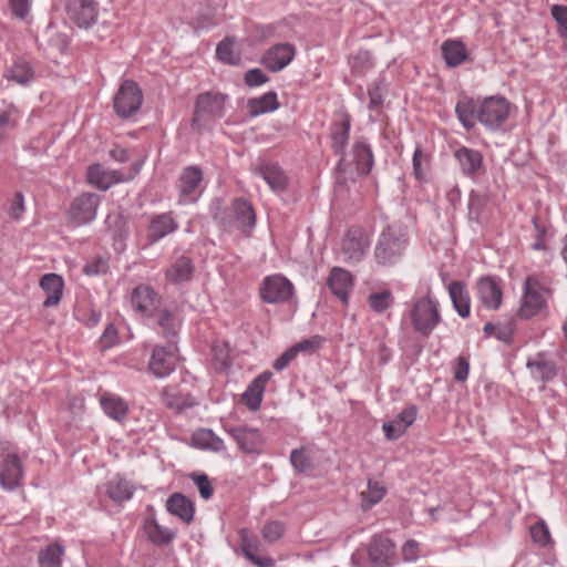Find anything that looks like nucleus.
Wrapping results in <instances>:
<instances>
[{"mask_svg":"<svg viewBox=\"0 0 567 567\" xmlns=\"http://www.w3.org/2000/svg\"><path fill=\"white\" fill-rule=\"evenodd\" d=\"M409 246L408 233L399 225L384 228L374 247V261L380 267L396 266L403 259Z\"/></svg>","mask_w":567,"mask_h":567,"instance_id":"1","label":"nucleus"},{"mask_svg":"<svg viewBox=\"0 0 567 567\" xmlns=\"http://www.w3.org/2000/svg\"><path fill=\"white\" fill-rule=\"evenodd\" d=\"M551 290L536 275L527 276L523 285V295L518 308L520 319L538 316L547 307Z\"/></svg>","mask_w":567,"mask_h":567,"instance_id":"2","label":"nucleus"},{"mask_svg":"<svg viewBox=\"0 0 567 567\" xmlns=\"http://www.w3.org/2000/svg\"><path fill=\"white\" fill-rule=\"evenodd\" d=\"M228 96L219 92H205L197 96L193 126L198 131L210 130L217 120L225 115Z\"/></svg>","mask_w":567,"mask_h":567,"instance_id":"3","label":"nucleus"},{"mask_svg":"<svg viewBox=\"0 0 567 567\" xmlns=\"http://www.w3.org/2000/svg\"><path fill=\"white\" fill-rule=\"evenodd\" d=\"M410 319L413 329L421 336L427 338L441 322L439 302L424 296L417 299L410 311Z\"/></svg>","mask_w":567,"mask_h":567,"instance_id":"4","label":"nucleus"},{"mask_svg":"<svg viewBox=\"0 0 567 567\" xmlns=\"http://www.w3.org/2000/svg\"><path fill=\"white\" fill-rule=\"evenodd\" d=\"M351 125V116L346 110H340L334 113L333 120L330 124L329 134L331 140V150L339 156L337 169H346L349 164L346 146L350 138Z\"/></svg>","mask_w":567,"mask_h":567,"instance_id":"5","label":"nucleus"},{"mask_svg":"<svg viewBox=\"0 0 567 567\" xmlns=\"http://www.w3.org/2000/svg\"><path fill=\"white\" fill-rule=\"evenodd\" d=\"M511 105L503 96L486 97L477 111V122L488 130L498 128L509 116Z\"/></svg>","mask_w":567,"mask_h":567,"instance_id":"6","label":"nucleus"},{"mask_svg":"<svg viewBox=\"0 0 567 567\" xmlns=\"http://www.w3.org/2000/svg\"><path fill=\"white\" fill-rule=\"evenodd\" d=\"M293 292L292 282L280 274L265 277L259 286L260 299L269 305L287 302Z\"/></svg>","mask_w":567,"mask_h":567,"instance_id":"7","label":"nucleus"},{"mask_svg":"<svg viewBox=\"0 0 567 567\" xmlns=\"http://www.w3.org/2000/svg\"><path fill=\"white\" fill-rule=\"evenodd\" d=\"M143 93L136 82L124 81L114 96L113 105L115 113L122 118L134 115L142 106Z\"/></svg>","mask_w":567,"mask_h":567,"instance_id":"8","label":"nucleus"},{"mask_svg":"<svg viewBox=\"0 0 567 567\" xmlns=\"http://www.w3.org/2000/svg\"><path fill=\"white\" fill-rule=\"evenodd\" d=\"M348 154V166L346 169H337L340 174L348 173L352 167L360 176H367L373 168L374 155L372 147L364 136L353 140Z\"/></svg>","mask_w":567,"mask_h":567,"instance_id":"9","label":"nucleus"},{"mask_svg":"<svg viewBox=\"0 0 567 567\" xmlns=\"http://www.w3.org/2000/svg\"><path fill=\"white\" fill-rule=\"evenodd\" d=\"M370 246V237L367 231L358 226L349 228L342 239L341 252L347 264L360 262Z\"/></svg>","mask_w":567,"mask_h":567,"instance_id":"10","label":"nucleus"},{"mask_svg":"<svg viewBox=\"0 0 567 567\" xmlns=\"http://www.w3.org/2000/svg\"><path fill=\"white\" fill-rule=\"evenodd\" d=\"M100 205V196L94 193H83L75 197L66 213L68 219L74 226H83L93 221Z\"/></svg>","mask_w":567,"mask_h":567,"instance_id":"11","label":"nucleus"},{"mask_svg":"<svg viewBox=\"0 0 567 567\" xmlns=\"http://www.w3.org/2000/svg\"><path fill=\"white\" fill-rule=\"evenodd\" d=\"M370 565L373 567H393L398 563L395 544L386 536L375 535L368 547Z\"/></svg>","mask_w":567,"mask_h":567,"instance_id":"12","label":"nucleus"},{"mask_svg":"<svg viewBox=\"0 0 567 567\" xmlns=\"http://www.w3.org/2000/svg\"><path fill=\"white\" fill-rule=\"evenodd\" d=\"M226 433L237 443L238 449L247 454H260L265 437L258 429L249 426H224Z\"/></svg>","mask_w":567,"mask_h":567,"instance_id":"13","label":"nucleus"},{"mask_svg":"<svg viewBox=\"0 0 567 567\" xmlns=\"http://www.w3.org/2000/svg\"><path fill=\"white\" fill-rule=\"evenodd\" d=\"M65 11L70 21L89 29L97 21L99 3L96 0H66Z\"/></svg>","mask_w":567,"mask_h":567,"instance_id":"14","label":"nucleus"},{"mask_svg":"<svg viewBox=\"0 0 567 567\" xmlns=\"http://www.w3.org/2000/svg\"><path fill=\"white\" fill-rule=\"evenodd\" d=\"M176 360L177 355L174 344L166 347L156 346L152 351L148 370L156 378H166L175 370Z\"/></svg>","mask_w":567,"mask_h":567,"instance_id":"15","label":"nucleus"},{"mask_svg":"<svg viewBox=\"0 0 567 567\" xmlns=\"http://www.w3.org/2000/svg\"><path fill=\"white\" fill-rule=\"evenodd\" d=\"M132 308L145 317H153L162 305V297L148 285H138L131 293Z\"/></svg>","mask_w":567,"mask_h":567,"instance_id":"16","label":"nucleus"},{"mask_svg":"<svg viewBox=\"0 0 567 567\" xmlns=\"http://www.w3.org/2000/svg\"><path fill=\"white\" fill-rule=\"evenodd\" d=\"M203 181V171L196 165L185 167L178 178L181 204H194L198 199L197 189Z\"/></svg>","mask_w":567,"mask_h":567,"instance_id":"17","label":"nucleus"},{"mask_svg":"<svg viewBox=\"0 0 567 567\" xmlns=\"http://www.w3.org/2000/svg\"><path fill=\"white\" fill-rule=\"evenodd\" d=\"M143 533L148 542L156 547L172 544L177 537L178 530L161 525L155 514L146 517L142 525Z\"/></svg>","mask_w":567,"mask_h":567,"instance_id":"18","label":"nucleus"},{"mask_svg":"<svg viewBox=\"0 0 567 567\" xmlns=\"http://www.w3.org/2000/svg\"><path fill=\"white\" fill-rule=\"evenodd\" d=\"M252 172L262 178L276 194H282L288 187V176L277 163L262 162L254 167Z\"/></svg>","mask_w":567,"mask_h":567,"instance_id":"19","label":"nucleus"},{"mask_svg":"<svg viewBox=\"0 0 567 567\" xmlns=\"http://www.w3.org/2000/svg\"><path fill=\"white\" fill-rule=\"evenodd\" d=\"M132 178L133 176H124L121 171L106 169L101 164H93L87 168V182L100 190H107L113 185Z\"/></svg>","mask_w":567,"mask_h":567,"instance_id":"20","label":"nucleus"},{"mask_svg":"<svg viewBox=\"0 0 567 567\" xmlns=\"http://www.w3.org/2000/svg\"><path fill=\"white\" fill-rule=\"evenodd\" d=\"M296 49L290 43H280L266 51L261 63L272 72H278L286 68L295 58Z\"/></svg>","mask_w":567,"mask_h":567,"instance_id":"21","label":"nucleus"},{"mask_svg":"<svg viewBox=\"0 0 567 567\" xmlns=\"http://www.w3.org/2000/svg\"><path fill=\"white\" fill-rule=\"evenodd\" d=\"M327 285L333 296L339 298L344 305L354 286V279L350 271L341 267H333L327 279Z\"/></svg>","mask_w":567,"mask_h":567,"instance_id":"22","label":"nucleus"},{"mask_svg":"<svg viewBox=\"0 0 567 567\" xmlns=\"http://www.w3.org/2000/svg\"><path fill=\"white\" fill-rule=\"evenodd\" d=\"M480 301L489 310H497L502 305L501 284L492 277H482L476 284Z\"/></svg>","mask_w":567,"mask_h":567,"instance_id":"23","label":"nucleus"},{"mask_svg":"<svg viewBox=\"0 0 567 567\" xmlns=\"http://www.w3.org/2000/svg\"><path fill=\"white\" fill-rule=\"evenodd\" d=\"M23 468L21 460L17 454H8L0 470V484L4 489L12 491L20 485Z\"/></svg>","mask_w":567,"mask_h":567,"instance_id":"24","label":"nucleus"},{"mask_svg":"<svg viewBox=\"0 0 567 567\" xmlns=\"http://www.w3.org/2000/svg\"><path fill=\"white\" fill-rule=\"evenodd\" d=\"M3 78L21 86H29L37 78L33 64L24 58H17L3 73Z\"/></svg>","mask_w":567,"mask_h":567,"instance_id":"25","label":"nucleus"},{"mask_svg":"<svg viewBox=\"0 0 567 567\" xmlns=\"http://www.w3.org/2000/svg\"><path fill=\"white\" fill-rule=\"evenodd\" d=\"M417 415L415 405L404 408L392 421L383 424V432L389 440H398L401 437L408 427H410Z\"/></svg>","mask_w":567,"mask_h":567,"instance_id":"26","label":"nucleus"},{"mask_svg":"<svg viewBox=\"0 0 567 567\" xmlns=\"http://www.w3.org/2000/svg\"><path fill=\"white\" fill-rule=\"evenodd\" d=\"M231 214L235 226L243 233H248L255 227L256 213L249 200L236 198L231 204Z\"/></svg>","mask_w":567,"mask_h":567,"instance_id":"27","label":"nucleus"},{"mask_svg":"<svg viewBox=\"0 0 567 567\" xmlns=\"http://www.w3.org/2000/svg\"><path fill=\"white\" fill-rule=\"evenodd\" d=\"M272 378V372L264 371L257 378L252 380V382L248 385L246 391L243 394V403L250 410L257 411L260 408L262 401V394L265 391L266 384Z\"/></svg>","mask_w":567,"mask_h":567,"instance_id":"28","label":"nucleus"},{"mask_svg":"<svg viewBox=\"0 0 567 567\" xmlns=\"http://www.w3.org/2000/svg\"><path fill=\"white\" fill-rule=\"evenodd\" d=\"M165 507L171 515L178 517L186 525L194 520V503L182 493L172 494L166 499Z\"/></svg>","mask_w":567,"mask_h":567,"instance_id":"29","label":"nucleus"},{"mask_svg":"<svg viewBox=\"0 0 567 567\" xmlns=\"http://www.w3.org/2000/svg\"><path fill=\"white\" fill-rule=\"evenodd\" d=\"M193 260L185 255L176 257L165 270V279L173 284L179 285L189 281L193 277Z\"/></svg>","mask_w":567,"mask_h":567,"instance_id":"30","label":"nucleus"},{"mask_svg":"<svg viewBox=\"0 0 567 567\" xmlns=\"http://www.w3.org/2000/svg\"><path fill=\"white\" fill-rule=\"evenodd\" d=\"M454 157L462 168V173L471 178H474L483 167V156L481 152L461 146L455 150Z\"/></svg>","mask_w":567,"mask_h":567,"instance_id":"31","label":"nucleus"},{"mask_svg":"<svg viewBox=\"0 0 567 567\" xmlns=\"http://www.w3.org/2000/svg\"><path fill=\"white\" fill-rule=\"evenodd\" d=\"M178 228L172 213H163L154 216L147 229V238L154 244L163 239L167 235L174 233Z\"/></svg>","mask_w":567,"mask_h":567,"instance_id":"32","label":"nucleus"},{"mask_svg":"<svg viewBox=\"0 0 567 567\" xmlns=\"http://www.w3.org/2000/svg\"><path fill=\"white\" fill-rule=\"evenodd\" d=\"M153 317H156V323L163 337L168 340H173L177 337L182 326V319L176 311L166 307H159Z\"/></svg>","mask_w":567,"mask_h":567,"instance_id":"33","label":"nucleus"},{"mask_svg":"<svg viewBox=\"0 0 567 567\" xmlns=\"http://www.w3.org/2000/svg\"><path fill=\"white\" fill-rule=\"evenodd\" d=\"M103 412L112 420L123 423L128 415V404L121 396L105 392L100 398Z\"/></svg>","mask_w":567,"mask_h":567,"instance_id":"34","label":"nucleus"},{"mask_svg":"<svg viewBox=\"0 0 567 567\" xmlns=\"http://www.w3.org/2000/svg\"><path fill=\"white\" fill-rule=\"evenodd\" d=\"M40 287L47 295V298L43 301V307L51 308L60 302L64 288V281L60 275H44L40 280Z\"/></svg>","mask_w":567,"mask_h":567,"instance_id":"35","label":"nucleus"},{"mask_svg":"<svg viewBox=\"0 0 567 567\" xmlns=\"http://www.w3.org/2000/svg\"><path fill=\"white\" fill-rule=\"evenodd\" d=\"M526 367L534 379L544 382L553 380L558 372L555 361L547 359L544 353H537L533 359H528Z\"/></svg>","mask_w":567,"mask_h":567,"instance_id":"36","label":"nucleus"},{"mask_svg":"<svg viewBox=\"0 0 567 567\" xmlns=\"http://www.w3.org/2000/svg\"><path fill=\"white\" fill-rule=\"evenodd\" d=\"M447 290L457 315L467 318L471 313V297L466 285L462 281H453L449 285Z\"/></svg>","mask_w":567,"mask_h":567,"instance_id":"37","label":"nucleus"},{"mask_svg":"<svg viewBox=\"0 0 567 567\" xmlns=\"http://www.w3.org/2000/svg\"><path fill=\"white\" fill-rule=\"evenodd\" d=\"M280 107V103L277 99V93L269 91L261 96L251 97L247 102V109L251 117L274 112Z\"/></svg>","mask_w":567,"mask_h":567,"instance_id":"38","label":"nucleus"},{"mask_svg":"<svg viewBox=\"0 0 567 567\" xmlns=\"http://www.w3.org/2000/svg\"><path fill=\"white\" fill-rule=\"evenodd\" d=\"M134 492V485L130 481L120 476H115L106 485L107 496L118 504L131 499Z\"/></svg>","mask_w":567,"mask_h":567,"instance_id":"39","label":"nucleus"},{"mask_svg":"<svg viewBox=\"0 0 567 567\" xmlns=\"http://www.w3.org/2000/svg\"><path fill=\"white\" fill-rule=\"evenodd\" d=\"M477 111L478 106L475 101L468 97L460 100L455 106L456 116L463 127L467 131L475 126L477 121Z\"/></svg>","mask_w":567,"mask_h":567,"instance_id":"40","label":"nucleus"},{"mask_svg":"<svg viewBox=\"0 0 567 567\" xmlns=\"http://www.w3.org/2000/svg\"><path fill=\"white\" fill-rule=\"evenodd\" d=\"M441 50L447 66H457L467 58L466 48L461 41L447 40L443 42Z\"/></svg>","mask_w":567,"mask_h":567,"instance_id":"41","label":"nucleus"},{"mask_svg":"<svg viewBox=\"0 0 567 567\" xmlns=\"http://www.w3.org/2000/svg\"><path fill=\"white\" fill-rule=\"evenodd\" d=\"M64 548L59 544H51L41 549L38 555L40 567H62Z\"/></svg>","mask_w":567,"mask_h":567,"instance_id":"42","label":"nucleus"},{"mask_svg":"<svg viewBox=\"0 0 567 567\" xmlns=\"http://www.w3.org/2000/svg\"><path fill=\"white\" fill-rule=\"evenodd\" d=\"M385 495V487L382 483L369 480L367 491L361 493V507L369 511L378 504Z\"/></svg>","mask_w":567,"mask_h":567,"instance_id":"43","label":"nucleus"},{"mask_svg":"<svg viewBox=\"0 0 567 567\" xmlns=\"http://www.w3.org/2000/svg\"><path fill=\"white\" fill-rule=\"evenodd\" d=\"M163 402L168 409L176 411H182L194 405V400L189 394L182 393L175 389H167L163 392Z\"/></svg>","mask_w":567,"mask_h":567,"instance_id":"44","label":"nucleus"},{"mask_svg":"<svg viewBox=\"0 0 567 567\" xmlns=\"http://www.w3.org/2000/svg\"><path fill=\"white\" fill-rule=\"evenodd\" d=\"M236 41L234 38H226L218 43L216 48L217 58L230 65H237L240 63V53L235 50Z\"/></svg>","mask_w":567,"mask_h":567,"instance_id":"45","label":"nucleus"},{"mask_svg":"<svg viewBox=\"0 0 567 567\" xmlns=\"http://www.w3.org/2000/svg\"><path fill=\"white\" fill-rule=\"evenodd\" d=\"M488 203V196L484 193L472 190L468 196V218L471 221L481 223L483 212Z\"/></svg>","mask_w":567,"mask_h":567,"instance_id":"46","label":"nucleus"},{"mask_svg":"<svg viewBox=\"0 0 567 567\" xmlns=\"http://www.w3.org/2000/svg\"><path fill=\"white\" fill-rule=\"evenodd\" d=\"M368 303L377 313H383L393 305V295L390 290L370 293Z\"/></svg>","mask_w":567,"mask_h":567,"instance_id":"47","label":"nucleus"},{"mask_svg":"<svg viewBox=\"0 0 567 567\" xmlns=\"http://www.w3.org/2000/svg\"><path fill=\"white\" fill-rule=\"evenodd\" d=\"M4 107L0 110V130L8 133L18 125L20 112L13 103H4Z\"/></svg>","mask_w":567,"mask_h":567,"instance_id":"48","label":"nucleus"},{"mask_svg":"<svg viewBox=\"0 0 567 567\" xmlns=\"http://www.w3.org/2000/svg\"><path fill=\"white\" fill-rule=\"evenodd\" d=\"M239 539L240 548L247 559H249L252 555H255L258 551L259 539L255 534H252L248 529L243 528L239 530Z\"/></svg>","mask_w":567,"mask_h":567,"instance_id":"49","label":"nucleus"},{"mask_svg":"<svg viewBox=\"0 0 567 567\" xmlns=\"http://www.w3.org/2000/svg\"><path fill=\"white\" fill-rule=\"evenodd\" d=\"M285 524L278 520H271L264 525L261 535L267 543H275L279 540L285 534Z\"/></svg>","mask_w":567,"mask_h":567,"instance_id":"50","label":"nucleus"},{"mask_svg":"<svg viewBox=\"0 0 567 567\" xmlns=\"http://www.w3.org/2000/svg\"><path fill=\"white\" fill-rule=\"evenodd\" d=\"M189 477L197 486L202 498L207 501L213 496L214 487L206 474L192 473Z\"/></svg>","mask_w":567,"mask_h":567,"instance_id":"51","label":"nucleus"},{"mask_svg":"<svg viewBox=\"0 0 567 567\" xmlns=\"http://www.w3.org/2000/svg\"><path fill=\"white\" fill-rule=\"evenodd\" d=\"M208 439L207 449L221 452L226 449L224 441L215 435L212 430H200L193 435V440Z\"/></svg>","mask_w":567,"mask_h":567,"instance_id":"52","label":"nucleus"},{"mask_svg":"<svg viewBox=\"0 0 567 567\" xmlns=\"http://www.w3.org/2000/svg\"><path fill=\"white\" fill-rule=\"evenodd\" d=\"M551 16L558 24V33L563 39H567V7L563 4H554L551 7Z\"/></svg>","mask_w":567,"mask_h":567,"instance_id":"53","label":"nucleus"},{"mask_svg":"<svg viewBox=\"0 0 567 567\" xmlns=\"http://www.w3.org/2000/svg\"><path fill=\"white\" fill-rule=\"evenodd\" d=\"M109 270V261L103 257H94L91 261L86 262L83 267L84 274L87 276L104 275Z\"/></svg>","mask_w":567,"mask_h":567,"instance_id":"54","label":"nucleus"},{"mask_svg":"<svg viewBox=\"0 0 567 567\" xmlns=\"http://www.w3.org/2000/svg\"><path fill=\"white\" fill-rule=\"evenodd\" d=\"M290 462L293 468L303 473L311 467V461L308 455H306L303 449H296L290 454Z\"/></svg>","mask_w":567,"mask_h":567,"instance_id":"55","label":"nucleus"},{"mask_svg":"<svg viewBox=\"0 0 567 567\" xmlns=\"http://www.w3.org/2000/svg\"><path fill=\"white\" fill-rule=\"evenodd\" d=\"M496 334L495 337L506 343L511 344L513 342L514 331H515V320L511 318L504 323H496Z\"/></svg>","mask_w":567,"mask_h":567,"instance_id":"56","label":"nucleus"},{"mask_svg":"<svg viewBox=\"0 0 567 567\" xmlns=\"http://www.w3.org/2000/svg\"><path fill=\"white\" fill-rule=\"evenodd\" d=\"M427 162L429 156L422 151L421 147H416L412 158L413 174L416 179L422 181L424 178L425 171L423 165Z\"/></svg>","mask_w":567,"mask_h":567,"instance_id":"57","label":"nucleus"},{"mask_svg":"<svg viewBox=\"0 0 567 567\" xmlns=\"http://www.w3.org/2000/svg\"><path fill=\"white\" fill-rule=\"evenodd\" d=\"M530 536L533 540L540 546H546L550 542L548 527L544 523L533 525L530 527Z\"/></svg>","mask_w":567,"mask_h":567,"instance_id":"58","label":"nucleus"},{"mask_svg":"<svg viewBox=\"0 0 567 567\" xmlns=\"http://www.w3.org/2000/svg\"><path fill=\"white\" fill-rule=\"evenodd\" d=\"M269 81L267 74L260 69H250L245 73V83L249 87L260 86Z\"/></svg>","mask_w":567,"mask_h":567,"instance_id":"59","label":"nucleus"},{"mask_svg":"<svg viewBox=\"0 0 567 567\" xmlns=\"http://www.w3.org/2000/svg\"><path fill=\"white\" fill-rule=\"evenodd\" d=\"M369 109L374 110L383 104V90L380 82H373L368 89Z\"/></svg>","mask_w":567,"mask_h":567,"instance_id":"60","label":"nucleus"},{"mask_svg":"<svg viewBox=\"0 0 567 567\" xmlns=\"http://www.w3.org/2000/svg\"><path fill=\"white\" fill-rule=\"evenodd\" d=\"M322 337L313 336L293 344L291 348L295 349V353L298 354L299 352L315 351L322 344Z\"/></svg>","mask_w":567,"mask_h":567,"instance_id":"61","label":"nucleus"},{"mask_svg":"<svg viewBox=\"0 0 567 567\" xmlns=\"http://www.w3.org/2000/svg\"><path fill=\"white\" fill-rule=\"evenodd\" d=\"M117 341V330L113 323H109L100 338V347L106 350Z\"/></svg>","mask_w":567,"mask_h":567,"instance_id":"62","label":"nucleus"},{"mask_svg":"<svg viewBox=\"0 0 567 567\" xmlns=\"http://www.w3.org/2000/svg\"><path fill=\"white\" fill-rule=\"evenodd\" d=\"M76 318L83 322L87 328L95 327L101 320V312L94 309L79 310Z\"/></svg>","mask_w":567,"mask_h":567,"instance_id":"63","label":"nucleus"},{"mask_svg":"<svg viewBox=\"0 0 567 567\" xmlns=\"http://www.w3.org/2000/svg\"><path fill=\"white\" fill-rule=\"evenodd\" d=\"M10 9L13 14L19 19L28 17L31 8V0H8Z\"/></svg>","mask_w":567,"mask_h":567,"instance_id":"64","label":"nucleus"}]
</instances>
